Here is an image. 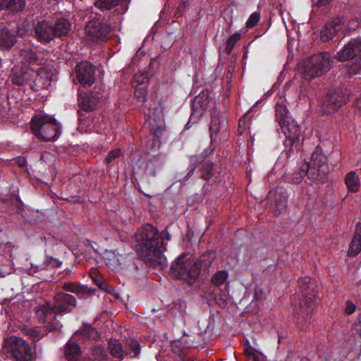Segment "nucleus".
I'll use <instances>...</instances> for the list:
<instances>
[{"label": "nucleus", "mask_w": 361, "mask_h": 361, "mask_svg": "<svg viewBox=\"0 0 361 361\" xmlns=\"http://www.w3.org/2000/svg\"><path fill=\"white\" fill-rule=\"evenodd\" d=\"M271 195L274 202V213L276 216H279L286 208L287 196L282 189L276 190Z\"/></svg>", "instance_id": "24"}, {"label": "nucleus", "mask_w": 361, "mask_h": 361, "mask_svg": "<svg viewBox=\"0 0 361 361\" xmlns=\"http://www.w3.org/2000/svg\"><path fill=\"white\" fill-rule=\"evenodd\" d=\"M200 172V177L205 180H208L213 176V164L209 161L202 163L199 169Z\"/></svg>", "instance_id": "39"}, {"label": "nucleus", "mask_w": 361, "mask_h": 361, "mask_svg": "<svg viewBox=\"0 0 361 361\" xmlns=\"http://www.w3.org/2000/svg\"><path fill=\"white\" fill-rule=\"evenodd\" d=\"M355 305L351 301H347L345 307V313L347 314H352L355 311Z\"/></svg>", "instance_id": "52"}, {"label": "nucleus", "mask_w": 361, "mask_h": 361, "mask_svg": "<svg viewBox=\"0 0 361 361\" xmlns=\"http://www.w3.org/2000/svg\"><path fill=\"white\" fill-rule=\"evenodd\" d=\"M101 97L98 92H84L78 95V128L81 130L87 132L90 130L89 122L86 121L87 116L85 113L92 111L99 103Z\"/></svg>", "instance_id": "8"}, {"label": "nucleus", "mask_w": 361, "mask_h": 361, "mask_svg": "<svg viewBox=\"0 0 361 361\" xmlns=\"http://www.w3.org/2000/svg\"><path fill=\"white\" fill-rule=\"evenodd\" d=\"M61 262L51 257H47L42 265L36 266L37 270H43L47 267L56 268L60 267Z\"/></svg>", "instance_id": "43"}, {"label": "nucleus", "mask_w": 361, "mask_h": 361, "mask_svg": "<svg viewBox=\"0 0 361 361\" xmlns=\"http://www.w3.org/2000/svg\"><path fill=\"white\" fill-rule=\"evenodd\" d=\"M125 353L126 356L131 358L137 357L140 353V343L134 339L128 340L125 345Z\"/></svg>", "instance_id": "33"}, {"label": "nucleus", "mask_w": 361, "mask_h": 361, "mask_svg": "<svg viewBox=\"0 0 361 361\" xmlns=\"http://www.w3.org/2000/svg\"><path fill=\"white\" fill-rule=\"evenodd\" d=\"M360 335H361V329H360Z\"/></svg>", "instance_id": "63"}, {"label": "nucleus", "mask_w": 361, "mask_h": 361, "mask_svg": "<svg viewBox=\"0 0 361 361\" xmlns=\"http://www.w3.org/2000/svg\"><path fill=\"white\" fill-rule=\"evenodd\" d=\"M170 274L176 279L192 285L200 275V267L192 256L183 254L172 262Z\"/></svg>", "instance_id": "3"}, {"label": "nucleus", "mask_w": 361, "mask_h": 361, "mask_svg": "<svg viewBox=\"0 0 361 361\" xmlns=\"http://www.w3.org/2000/svg\"><path fill=\"white\" fill-rule=\"evenodd\" d=\"M76 78L83 87H90L95 81L94 66L87 61H81L75 68Z\"/></svg>", "instance_id": "14"}, {"label": "nucleus", "mask_w": 361, "mask_h": 361, "mask_svg": "<svg viewBox=\"0 0 361 361\" xmlns=\"http://www.w3.org/2000/svg\"><path fill=\"white\" fill-rule=\"evenodd\" d=\"M34 73L33 68L27 70H20L14 73L12 76L11 81L13 84L21 86L29 85L31 87L32 83V75Z\"/></svg>", "instance_id": "25"}, {"label": "nucleus", "mask_w": 361, "mask_h": 361, "mask_svg": "<svg viewBox=\"0 0 361 361\" xmlns=\"http://www.w3.org/2000/svg\"><path fill=\"white\" fill-rule=\"evenodd\" d=\"M348 96L341 89L329 90L319 101L322 114H331L337 111L348 101Z\"/></svg>", "instance_id": "10"}, {"label": "nucleus", "mask_w": 361, "mask_h": 361, "mask_svg": "<svg viewBox=\"0 0 361 361\" xmlns=\"http://www.w3.org/2000/svg\"><path fill=\"white\" fill-rule=\"evenodd\" d=\"M259 19H260V14L259 12L252 13L250 16L248 20L246 22V27L247 28H252L258 23V22L259 21Z\"/></svg>", "instance_id": "47"}, {"label": "nucleus", "mask_w": 361, "mask_h": 361, "mask_svg": "<svg viewBox=\"0 0 361 361\" xmlns=\"http://www.w3.org/2000/svg\"><path fill=\"white\" fill-rule=\"evenodd\" d=\"M75 336H81L85 339L96 340L99 337L98 331L88 324H84L78 330Z\"/></svg>", "instance_id": "31"}, {"label": "nucleus", "mask_w": 361, "mask_h": 361, "mask_svg": "<svg viewBox=\"0 0 361 361\" xmlns=\"http://www.w3.org/2000/svg\"><path fill=\"white\" fill-rule=\"evenodd\" d=\"M210 102L211 99L209 97L207 92H202L195 97L192 105V112L189 121L185 125L187 129L190 128L192 121L197 122L199 118L203 115L204 111L208 107Z\"/></svg>", "instance_id": "15"}, {"label": "nucleus", "mask_w": 361, "mask_h": 361, "mask_svg": "<svg viewBox=\"0 0 361 361\" xmlns=\"http://www.w3.org/2000/svg\"><path fill=\"white\" fill-rule=\"evenodd\" d=\"M3 109V107L1 106H0V110Z\"/></svg>", "instance_id": "62"}, {"label": "nucleus", "mask_w": 361, "mask_h": 361, "mask_svg": "<svg viewBox=\"0 0 361 361\" xmlns=\"http://www.w3.org/2000/svg\"><path fill=\"white\" fill-rule=\"evenodd\" d=\"M161 235V238H162V241H163V243L164 244V239H166L167 240H169L171 239V235L169 233L167 229L166 228L165 230H164L161 233H160Z\"/></svg>", "instance_id": "53"}, {"label": "nucleus", "mask_w": 361, "mask_h": 361, "mask_svg": "<svg viewBox=\"0 0 361 361\" xmlns=\"http://www.w3.org/2000/svg\"><path fill=\"white\" fill-rule=\"evenodd\" d=\"M82 361H94V360L90 357H84Z\"/></svg>", "instance_id": "57"}, {"label": "nucleus", "mask_w": 361, "mask_h": 361, "mask_svg": "<svg viewBox=\"0 0 361 361\" xmlns=\"http://www.w3.org/2000/svg\"><path fill=\"white\" fill-rule=\"evenodd\" d=\"M44 322L45 323L44 328L47 332L59 331L62 327L61 323L56 319V313H55V319L54 317L49 318Z\"/></svg>", "instance_id": "41"}, {"label": "nucleus", "mask_w": 361, "mask_h": 361, "mask_svg": "<svg viewBox=\"0 0 361 361\" xmlns=\"http://www.w3.org/2000/svg\"><path fill=\"white\" fill-rule=\"evenodd\" d=\"M63 289L74 293L78 295L79 298H87L94 293V290L90 289L88 287L81 285L78 283H65L62 286Z\"/></svg>", "instance_id": "22"}, {"label": "nucleus", "mask_w": 361, "mask_h": 361, "mask_svg": "<svg viewBox=\"0 0 361 361\" xmlns=\"http://www.w3.org/2000/svg\"><path fill=\"white\" fill-rule=\"evenodd\" d=\"M135 250L139 258L150 266L164 269L166 259L163 255L166 247L158 228L150 224L139 228L134 234Z\"/></svg>", "instance_id": "1"}, {"label": "nucleus", "mask_w": 361, "mask_h": 361, "mask_svg": "<svg viewBox=\"0 0 361 361\" xmlns=\"http://www.w3.org/2000/svg\"><path fill=\"white\" fill-rule=\"evenodd\" d=\"M54 37L62 38L68 35L71 29V24L64 18H56L52 22Z\"/></svg>", "instance_id": "21"}, {"label": "nucleus", "mask_w": 361, "mask_h": 361, "mask_svg": "<svg viewBox=\"0 0 361 361\" xmlns=\"http://www.w3.org/2000/svg\"><path fill=\"white\" fill-rule=\"evenodd\" d=\"M345 183L350 192H357L360 190V177L355 171H350L346 174Z\"/></svg>", "instance_id": "29"}, {"label": "nucleus", "mask_w": 361, "mask_h": 361, "mask_svg": "<svg viewBox=\"0 0 361 361\" xmlns=\"http://www.w3.org/2000/svg\"><path fill=\"white\" fill-rule=\"evenodd\" d=\"M52 76V70L49 67L43 66L34 71L31 89L35 92L47 89L51 85Z\"/></svg>", "instance_id": "16"}, {"label": "nucleus", "mask_w": 361, "mask_h": 361, "mask_svg": "<svg viewBox=\"0 0 361 361\" xmlns=\"http://www.w3.org/2000/svg\"><path fill=\"white\" fill-rule=\"evenodd\" d=\"M244 353L249 359L252 360L253 361H261L256 355V350L251 346L247 341L245 342L244 345Z\"/></svg>", "instance_id": "46"}, {"label": "nucleus", "mask_w": 361, "mask_h": 361, "mask_svg": "<svg viewBox=\"0 0 361 361\" xmlns=\"http://www.w3.org/2000/svg\"><path fill=\"white\" fill-rule=\"evenodd\" d=\"M60 126L55 118L48 115H38L31 121V129L39 139L48 142L56 140L60 134Z\"/></svg>", "instance_id": "4"}, {"label": "nucleus", "mask_w": 361, "mask_h": 361, "mask_svg": "<svg viewBox=\"0 0 361 361\" xmlns=\"http://www.w3.org/2000/svg\"><path fill=\"white\" fill-rule=\"evenodd\" d=\"M76 305L77 301L73 295L58 293L54 296V303L52 307L55 313H68Z\"/></svg>", "instance_id": "18"}, {"label": "nucleus", "mask_w": 361, "mask_h": 361, "mask_svg": "<svg viewBox=\"0 0 361 361\" xmlns=\"http://www.w3.org/2000/svg\"><path fill=\"white\" fill-rule=\"evenodd\" d=\"M147 94V91L145 87H137L135 90V97L142 103L146 101Z\"/></svg>", "instance_id": "49"}, {"label": "nucleus", "mask_w": 361, "mask_h": 361, "mask_svg": "<svg viewBox=\"0 0 361 361\" xmlns=\"http://www.w3.org/2000/svg\"><path fill=\"white\" fill-rule=\"evenodd\" d=\"M64 356L66 361H79L81 357L79 345L70 340L65 346Z\"/></svg>", "instance_id": "27"}, {"label": "nucleus", "mask_w": 361, "mask_h": 361, "mask_svg": "<svg viewBox=\"0 0 361 361\" xmlns=\"http://www.w3.org/2000/svg\"><path fill=\"white\" fill-rule=\"evenodd\" d=\"M241 35L235 32L226 41L225 51L229 54L231 53L235 44L240 39Z\"/></svg>", "instance_id": "44"}, {"label": "nucleus", "mask_w": 361, "mask_h": 361, "mask_svg": "<svg viewBox=\"0 0 361 361\" xmlns=\"http://www.w3.org/2000/svg\"><path fill=\"white\" fill-rule=\"evenodd\" d=\"M85 34L95 40L105 41L111 30V26L97 13L91 17L85 27Z\"/></svg>", "instance_id": "11"}, {"label": "nucleus", "mask_w": 361, "mask_h": 361, "mask_svg": "<svg viewBox=\"0 0 361 361\" xmlns=\"http://www.w3.org/2000/svg\"><path fill=\"white\" fill-rule=\"evenodd\" d=\"M23 333L27 336L30 339H32L34 342H36L40 340L44 334H41L40 331L34 328H25L23 330Z\"/></svg>", "instance_id": "45"}, {"label": "nucleus", "mask_w": 361, "mask_h": 361, "mask_svg": "<svg viewBox=\"0 0 361 361\" xmlns=\"http://www.w3.org/2000/svg\"><path fill=\"white\" fill-rule=\"evenodd\" d=\"M332 61L330 54L327 52L312 56L303 63L302 68L303 78L310 80L314 77L322 75L330 69Z\"/></svg>", "instance_id": "6"}, {"label": "nucleus", "mask_w": 361, "mask_h": 361, "mask_svg": "<svg viewBox=\"0 0 361 361\" xmlns=\"http://www.w3.org/2000/svg\"><path fill=\"white\" fill-rule=\"evenodd\" d=\"M355 23H357V20H350L348 23L346 31H349L350 30H354L355 29V27H354Z\"/></svg>", "instance_id": "54"}, {"label": "nucleus", "mask_w": 361, "mask_h": 361, "mask_svg": "<svg viewBox=\"0 0 361 361\" xmlns=\"http://www.w3.org/2000/svg\"><path fill=\"white\" fill-rule=\"evenodd\" d=\"M357 233L361 234V223H358L356 225V229H355V234H357Z\"/></svg>", "instance_id": "55"}, {"label": "nucleus", "mask_w": 361, "mask_h": 361, "mask_svg": "<svg viewBox=\"0 0 361 361\" xmlns=\"http://www.w3.org/2000/svg\"><path fill=\"white\" fill-rule=\"evenodd\" d=\"M25 5V0H0V11L6 9L10 13H16L23 11Z\"/></svg>", "instance_id": "26"}, {"label": "nucleus", "mask_w": 361, "mask_h": 361, "mask_svg": "<svg viewBox=\"0 0 361 361\" xmlns=\"http://www.w3.org/2000/svg\"><path fill=\"white\" fill-rule=\"evenodd\" d=\"M279 126L286 137L285 145L290 149L293 145L299 141L301 128L293 118H286V121Z\"/></svg>", "instance_id": "13"}, {"label": "nucleus", "mask_w": 361, "mask_h": 361, "mask_svg": "<svg viewBox=\"0 0 361 361\" xmlns=\"http://www.w3.org/2000/svg\"><path fill=\"white\" fill-rule=\"evenodd\" d=\"M188 2H189V0H180L179 4L177 6L176 10L175 11V16H182L184 13L186 8L188 6Z\"/></svg>", "instance_id": "51"}, {"label": "nucleus", "mask_w": 361, "mask_h": 361, "mask_svg": "<svg viewBox=\"0 0 361 361\" xmlns=\"http://www.w3.org/2000/svg\"><path fill=\"white\" fill-rule=\"evenodd\" d=\"M336 59L341 61L353 60L349 73L355 75L361 70V38L351 39L339 51Z\"/></svg>", "instance_id": "7"}, {"label": "nucleus", "mask_w": 361, "mask_h": 361, "mask_svg": "<svg viewBox=\"0 0 361 361\" xmlns=\"http://www.w3.org/2000/svg\"><path fill=\"white\" fill-rule=\"evenodd\" d=\"M41 54L32 49L26 48L20 51L19 57L20 62L30 69L35 65L42 64L43 59L40 57Z\"/></svg>", "instance_id": "20"}, {"label": "nucleus", "mask_w": 361, "mask_h": 361, "mask_svg": "<svg viewBox=\"0 0 361 361\" xmlns=\"http://www.w3.org/2000/svg\"><path fill=\"white\" fill-rule=\"evenodd\" d=\"M356 106L361 112V97L356 100Z\"/></svg>", "instance_id": "56"}, {"label": "nucleus", "mask_w": 361, "mask_h": 361, "mask_svg": "<svg viewBox=\"0 0 361 361\" xmlns=\"http://www.w3.org/2000/svg\"><path fill=\"white\" fill-rule=\"evenodd\" d=\"M222 116L214 111L211 114V122L209 126L210 137L212 140L214 136L218 134L221 129Z\"/></svg>", "instance_id": "32"}, {"label": "nucleus", "mask_w": 361, "mask_h": 361, "mask_svg": "<svg viewBox=\"0 0 361 361\" xmlns=\"http://www.w3.org/2000/svg\"><path fill=\"white\" fill-rule=\"evenodd\" d=\"M35 37L42 44H48L54 37L52 22L42 20L34 25Z\"/></svg>", "instance_id": "19"}, {"label": "nucleus", "mask_w": 361, "mask_h": 361, "mask_svg": "<svg viewBox=\"0 0 361 361\" xmlns=\"http://www.w3.org/2000/svg\"><path fill=\"white\" fill-rule=\"evenodd\" d=\"M6 114L3 112H0V117L4 118Z\"/></svg>", "instance_id": "59"}, {"label": "nucleus", "mask_w": 361, "mask_h": 361, "mask_svg": "<svg viewBox=\"0 0 361 361\" xmlns=\"http://www.w3.org/2000/svg\"><path fill=\"white\" fill-rule=\"evenodd\" d=\"M108 349L110 354L115 358L122 360L125 355V349H123L121 343L117 339H110L108 341Z\"/></svg>", "instance_id": "30"}, {"label": "nucleus", "mask_w": 361, "mask_h": 361, "mask_svg": "<svg viewBox=\"0 0 361 361\" xmlns=\"http://www.w3.org/2000/svg\"><path fill=\"white\" fill-rule=\"evenodd\" d=\"M306 176V173L302 170V164L298 171L294 172L290 177V181L293 183H299L302 181L303 178Z\"/></svg>", "instance_id": "48"}, {"label": "nucleus", "mask_w": 361, "mask_h": 361, "mask_svg": "<svg viewBox=\"0 0 361 361\" xmlns=\"http://www.w3.org/2000/svg\"><path fill=\"white\" fill-rule=\"evenodd\" d=\"M91 351L94 361H109V358L103 346L100 345H94Z\"/></svg>", "instance_id": "37"}, {"label": "nucleus", "mask_w": 361, "mask_h": 361, "mask_svg": "<svg viewBox=\"0 0 361 361\" xmlns=\"http://www.w3.org/2000/svg\"><path fill=\"white\" fill-rule=\"evenodd\" d=\"M103 285H104V286H106V284H105L104 283H103L102 284H101V285L99 286L101 288H104Z\"/></svg>", "instance_id": "61"}, {"label": "nucleus", "mask_w": 361, "mask_h": 361, "mask_svg": "<svg viewBox=\"0 0 361 361\" xmlns=\"http://www.w3.org/2000/svg\"><path fill=\"white\" fill-rule=\"evenodd\" d=\"M121 0H96L94 6L102 11L110 10L118 6Z\"/></svg>", "instance_id": "40"}, {"label": "nucleus", "mask_w": 361, "mask_h": 361, "mask_svg": "<svg viewBox=\"0 0 361 361\" xmlns=\"http://www.w3.org/2000/svg\"><path fill=\"white\" fill-rule=\"evenodd\" d=\"M17 42L16 36L8 28L0 27V49L9 50Z\"/></svg>", "instance_id": "23"}, {"label": "nucleus", "mask_w": 361, "mask_h": 361, "mask_svg": "<svg viewBox=\"0 0 361 361\" xmlns=\"http://www.w3.org/2000/svg\"><path fill=\"white\" fill-rule=\"evenodd\" d=\"M35 310L37 317L41 322H47V320L52 317L55 319L54 310L49 303L37 306L35 307Z\"/></svg>", "instance_id": "28"}, {"label": "nucleus", "mask_w": 361, "mask_h": 361, "mask_svg": "<svg viewBox=\"0 0 361 361\" xmlns=\"http://www.w3.org/2000/svg\"><path fill=\"white\" fill-rule=\"evenodd\" d=\"M302 170L306 176L313 182H324L329 172L327 158L322 153V149L317 147L312 154L310 162L302 164Z\"/></svg>", "instance_id": "5"}, {"label": "nucleus", "mask_w": 361, "mask_h": 361, "mask_svg": "<svg viewBox=\"0 0 361 361\" xmlns=\"http://www.w3.org/2000/svg\"><path fill=\"white\" fill-rule=\"evenodd\" d=\"M275 111L276 118L279 124H281L286 121V118H291L289 116L287 107L283 101L281 102H276L275 106Z\"/></svg>", "instance_id": "35"}, {"label": "nucleus", "mask_w": 361, "mask_h": 361, "mask_svg": "<svg viewBox=\"0 0 361 361\" xmlns=\"http://www.w3.org/2000/svg\"><path fill=\"white\" fill-rule=\"evenodd\" d=\"M194 169H192L190 171L188 172V176L190 177Z\"/></svg>", "instance_id": "60"}, {"label": "nucleus", "mask_w": 361, "mask_h": 361, "mask_svg": "<svg viewBox=\"0 0 361 361\" xmlns=\"http://www.w3.org/2000/svg\"><path fill=\"white\" fill-rule=\"evenodd\" d=\"M300 361H310L307 357H303L300 359Z\"/></svg>", "instance_id": "58"}, {"label": "nucleus", "mask_w": 361, "mask_h": 361, "mask_svg": "<svg viewBox=\"0 0 361 361\" xmlns=\"http://www.w3.org/2000/svg\"><path fill=\"white\" fill-rule=\"evenodd\" d=\"M121 154V151L120 149H115L114 150H111V152H109V154L106 158V160H105L106 163L108 164L111 163L115 159L118 158Z\"/></svg>", "instance_id": "50"}, {"label": "nucleus", "mask_w": 361, "mask_h": 361, "mask_svg": "<svg viewBox=\"0 0 361 361\" xmlns=\"http://www.w3.org/2000/svg\"><path fill=\"white\" fill-rule=\"evenodd\" d=\"M228 278V272L224 270L217 271L212 278L211 281L212 284L216 286H219L224 283Z\"/></svg>", "instance_id": "42"}, {"label": "nucleus", "mask_w": 361, "mask_h": 361, "mask_svg": "<svg viewBox=\"0 0 361 361\" xmlns=\"http://www.w3.org/2000/svg\"><path fill=\"white\" fill-rule=\"evenodd\" d=\"M361 251V234H355L352 242L350 244L348 255L355 257Z\"/></svg>", "instance_id": "38"}, {"label": "nucleus", "mask_w": 361, "mask_h": 361, "mask_svg": "<svg viewBox=\"0 0 361 361\" xmlns=\"http://www.w3.org/2000/svg\"><path fill=\"white\" fill-rule=\"evenodd\" d=\"M215 258V253L213 251H207L202 254L198 261H196L198 263V266L200 269L201 268L208 269L212 263L213 262Z\"/></svg>", "instance_id": "36"}, {"label": "nucleus", "mask_w": 361, "mask_h": 361, "mask_svg": "<svg viewBox=\"0 0 361 361\" xmlns=\"http://www.w3.org/2000/svg\"><path fill=\"white\" fill-rule=\"evenodd\" d=\"M163 161L157 157L150 159L145 168V173L147 176L154 177L156 176V170L161 168Z\"/></svg>", "instance_id": "34"}, {"label": "nucleus", "mask_w": 361, "mask_h": 361, "mask_svg": "<svg viewBox=\"0 0 361 361\" xmlns=\"http://www.w3.org/2000/svg\"><path fill=\"white\" fill-rule=\"evenodd\" d=\"M346 18L344 15L337 16L327 22L321 30L320 38L324 42L332 39L337 32L341 30V26L345 23Z\"/></svg>", "instance_id": "17"}, {"label": "nucleus", "mask_w": 361, "mask_h": 361, "mask_svg": "<svg viewBox=\"0 0 361 361\" xmlns=\"http://www.w3.org/2000/svg\"><path fill=\"white\" fill-rule=\"evenodd\" d=\"M298 283L302 298L299 304L295 306V314L298 327L304 330L314 313L318 290L316 281L310 276L299 279Z\"/></svg>", "instance_id": "2"}, {"label": "nucleus", "mask_w": 361, "mask_h": 361, "mask_svg": "<svg viewBox=\"0 0 361 361\" xmlns=\"http://www.w3.org/2000/svg\"><path fill=\"white\" fill-rule=\"evenodd\" d=\"M166 109L163 104L159 102L157 105L149 107L147 112L145 111V116L148 118L150 131L154 135L152 147L159 145V138L165 130V122L164 118V110Z\"/></svg>", "instance_id": "9"}, {"label": "nucleus", "mask_w": 361, "mask_h": 361, "mask_svg": "<svg viewBox=\"0 0 361 361\" xmlns=\"http://www.w3.org/2000/svg\"><path fill=\"white\" fill-rule=\"evenodd\" d=\"M9 343L11 355L16 361H33L35 360V352L29 343L23 338L11 337Z\"/></svg>", "instance_id": "12"}]
</instances>
